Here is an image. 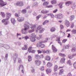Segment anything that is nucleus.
<instances>
[{"label":"nucleus","instance_id":"obj_1","mask_svg":"<svg viewBox=\"0 0 76 76\" xmlns=\"http://www.w3.org/2000/svg\"><path fill=\"white\" fill-rule=\"evenodd\" d=\"M29 24V23L27 22H25V24L24 26V29H23L22 31L23 34H27L26 32V30H27L28 29H29V26H27V25Z\"/></svg>","mask_w":76,"mask_h":76},{"label":"nucleus","instance_id":"obj_2","mask_svg":"<svg viewBox=\"0 0 76 76\" xmlns=\"http://www.w3.org/2000/svg\"><path fill=\"white\" fill-rule=\"evenodd\" d=\"M42 26H39L36 29V32H37L38 31H39V33H42V32H43V31H44L45 29L42 28Z\"/></svg>","mask_w":76,"mask_h":76},{"label":"nucleus","instance_id":"obj_3","mask_svg":"<svg viewBox=\"0 0 76 76\" xmlns=\"http://www.w3.org/2000/svg\"><path fill=\"white\" fill-rule=\"evenodd\" d=\"M15 6H19L20 7H22L24 6V4H23V2L22 1H18L16 3L14 4Z\"/></svg>","mask_w":76,"mask_h":76},{"label":"nucleus","instance_id":"obj_4","mask_svg":"<svg viewBox=\"0 0 76 76\" xmlns=\"http://www.w3.org/2000/svg\"><path fill=\"white\" fill-rule=\"evenodd\" d=\"M31 37L30 39L32 42H35L36 41V38H37V36L35 35L34 34H32L31 35Z\"/></svg>","mask_w":76,"mask_h":76},{"label":"nucleus","instance_id":"obj_5","mask_svg":"<svg viewBox=\"0 0 76 76\" xmlns=\"http://www.w3.org/2000/svg\"><path fill=\"white\" fill-rule=\"evenodd\" d=\"M64 15L60 13L58 15H56L55 16V17L57 19H61L63 18Z\"/></svg>","mask_w":76,"mask_h":76},{"label":"nucleus","instance_id":"obj_6","mask_svg":"<svg viewBox=\"0 0 76 76\" xmlns=\"http://www.w3.org/2000/svg\"><path fill=\"white\" fill-rule=\"evenodd\" d=\"M32 47H30L28 49V51L29 53H35L36 51L35 50H32Z\"/></svg>","mask_w":76,"mask_h":76},{"label":"nucleus","instance_id":"obj_7","mask_svg":"<svg viewBox=\"0 0 76 76\" xmlns=\"http://www.w3.org/2000/svg\"><path fill=\"white\" fill-rule=\"evenodd\" d=\"M7 4L6 2H4L2 0H0V6L1 7H3L4 6H6Z\"/></svg>","mask_w":76,"mask_h":76},{"label":"nucleus","instance_id":"obj_8","mask_svg":"<svg viewBox=\"0 0 76 76\" xmlns=\"http://www.w3.org/2000/svg\"><path fill=\"white\" fill-rule=\"evenodd\" d=\"M34 63L37 66H40L41 64V61L39 60H36L34 61Z\"/></svg>","mask_w":76,"mask_h":76},{"label":"nucleus","instance_id":"obj_9","mask_svg":"<svg viewBox=\"0 0 76 76\" xmlns=\"http://www.w3.org/2000/svg\"><path fill=\"white\" fill-rule=\"evenodd\" d=\"M28 25H29L30 27L32 29H34L36 28V25L35 24L32 25V24H29H29H27V26Z\"/></svg>","mask_w":76,"mask_h":76},{"label":"nucleus","instance_id":"obj_10","mask_svg":"<svg viewBox=\"0 0 76 76\" xmlns=\"http://www.w3.org/2000/svg\"><path fill=\"white\" fill-rule=\"evenodd\" d=\"M52 49L54 53H56L57 51V48L53 45L52 46Z\"/></svg>","mask_w":76,"mask_h":76},{"label":"nucleus","instance_id":"obj_11","mask_svg":"<svg viewBox=\"0 0 76 76\" xmlns=\"http://www.w3.org/2000/svg\"><path fill=\"white\" fill-rule=\"evenodd\" d=\"M6 20H9L10 18V17L11 16V14L9 12H7L6 13Z\"/></svg>","mask_w":76,"mask_h":76},{"label":"nucleus","instance_id":"obj_12","mask_svg":"<svg viewBox=\"0 0 76 76\" xmlns=\"http://www.w3.org/2000/svg\"><path fill=\"white\" fill-rule=\"evenodd\" d=\"M65 25L67 27H69L70 26V23L69 21L67 20H65Z\"/></svg>","mask_w":76,"mask_h":76},{"label":"nucleus","instance_id":"obj_13","mask_svg":"<svg viewBox=\"0 0 76 76\" xmlns=\"http://www.w3.org/2000/svg\"><path fill=\"white\" fill-rule=\"evenodd\" d=\"M24 19H25V18L23 17L19 18L17 19V20L19 22H22L24 20Z\"/></svg>","mask_w":76,"mask_h":76},{"label":"nucleus","instance_id":"obj_14","mask_svg":"<svg viewBox=\"0 0 76 76\" xmlns=\"http://www.w3.org/2000/svg\"><path fill=\"white\" fill-rule=\"evenodd\" d=\"M45 60L47 61H50L51 60V57L49 56H46L45 57Z\"/></svg>","mask_w":76,"mask_h":76},{"label":"nucleus","instance_id":"obj_15","mask_svg":"<svg viewBox=\"0 0 76 76\" xmlns=\"http://www.w3.org/2000/svg\"><path fill=\"white\" fill-rule=\"evenodd\" d=\"M64 70L63 69H61L60 70L59 72V75H61L62 74H63L64 72Z\"/></svg>","mask_w":76,"mask_h":76},{"label":"nucleus","instance_id":"obj_16","mask_svg":"<svg viewBox=\"0 0 76 76\" xmlns=\"http://www.w3.org/2000/svg\"><path fill=\"white\" fill-rule=\"evenodd\" d=\"M47 66L48 67H51L53 66V64L50 62L48 63Z\"/></svg>","mask_w":76,"mask_h":76},{"label":"nucleus","instance_id":"obj_17","mask_svg":"<svg viewBox=\"0 0 76 76\" xmlns=\"http://www.w3.org/2000/svg\"><path fill=\"white\" fill-rule=\"evenodd\" d=\"M34 58L37 60H39L40 59V56L38 54H36L34 56Z\"/></svg>","mask_w":76,"mask_h":76},{"label":"nucleus","instance_id":"obj_18","mask_svg":"<svg viewBox=\"0 0 76 76\" xmlns=\"http://www.w3.org/2000/svg\"><path fill=\"white\" fill-rule=\"evenodd\" d=\"M42 43V42H38L37 44V47H40Z\"/></svg>","mask_w":76,"mask_h":76},{"label":"nucleus","instance_id":"obj_19","mask_svg":"<svg viewBox=\"0 0 76 76\" xmlns=\"http://www.w3.org/2000/svg\"><path fill=\"white\" fill-rule=\"evenodd\" d=\"M58 67V65H55L54 67V72H56V71H57Z\"/></svg>","mask_w":76,"mask_h":76},{"label":"nucleus","instance_id":"obj_20","mask_svg":"<svg viewBox=\"0 0 76 76\" xmlns=\"http://www.w3.org/2000/svg\"><path fill=\"white\" fill-rule=\"evenodd\" d=\"M49 12V11H45L44 10H43L41 11V13H43V14H46L47 13H48Z\"/></svg>","mask_w":76,"mask_h":76},{"label":"nucleus","instance_id":"obj_21","mask_svg":"<svg viewBox=\"0 0 76 76\" xmlns=\"http://www.w3.org/2000/svg\"><path fill=\"white\" fill-rule=\"evenodd\" d=\"M65 60H66V59L64 58H62L60 61V62L61 63L63 64L64 63Z\"/></svg>","mask_w":76,"mask_h":76},{"label":"nucleus","instance_id":"obj_22","mask_svg":"<svg viewBox=\"0 0 76 76\" xmlns=\"http://www.w3.org/2000/svg\"><path fill=\"white\" fill-rule=\"evenodd\" d=\"M28 49V46L26 45H24V47L22 48V49L23 50H26Z\"/></svg>","mask_w":76,"mask_h":76},{"label":"nucleus","instance_id":"obj_23","mask_svg":"<svg viewBox=\"0 0 76 76\" xmlns=\"http://www.w3.org/2000/svg\"><path fill=\"white\" fill-rule=\"evenodd\" d=\"M56 29L54 27H52L50 29V31L52 32H55L56 31Z\"/></svg>","mask_w":76,"mask_h":76},{"label":"nucleus","instance_id":"obj_24","mask_svg":"<svg viewBox=\"0 0 76 76\" xmlns=\"http://www.w3.org/2000/svg\"><path fill=\"white\" fill-rule=\"evenodd\" d=\"M51 3L52 4H55L57 3V1L56 0H53L51 1Z\"/></svg>","mask_w":76,"mask_h":76},{"label":"nucleus","instance_id":"obj_25","mask_svg":"<svg viewBox=\"0 0 76 76\" xmlns=\"http://www.w3.org/2000/svg\"><path fill=\"white\" fill-rule=\"evenodd\" d=\"M59 55L60 56H61V57H65L66 56V55L61 53H59Z\"/></svg>","mask_w":76,"mask_h":76},{"label":"nucleus","instance_id":"obj_26","mask_svg":"<svg viewBox=\"0 0 76 76\" xmlns=\"http://www.w3.org/2000/svg\"><path fill=\"white\" fill-rule=\"evenodd\" d=\"M49 4V2L47 1H45L43 3V6H48Z\"/></svg>","mask_w":76,"mask_h":76},{"label":"nucleus","instance_id":"obj_27","mask_svg":"<svg viewBox=\"0 0 76 76\" xmlns=\"http://www.w3.org/2000/svg\"><path fill=\"white\" fill-rule=\"evenodd\" d=\"M1 15L2 16L3 18H5V14H4V12H1L0 13Z\"/></svg>","mask_w":76,"mask_h":76},{"label":"nucleus","instance_id":"obj_28","mask_svg":"<svg viewBox=\"0 0 76 76\" xmlns=\"http://www.w3.org/2000/svg\"><path fill=\"white\" fill-rule=\"evenodd\" d=\"M46 71V72H47V73H51V69L50 68H48L47 69Z\"/></svg>","mask_w":76,"mask_h":76},{"label":"nucleus","instance_id":"obj_29","mask_svg":"<svg viewBox=\"0 0 76 76\" xmlns=\"http://www.w3.org/2000/svg\"><path fill=\"white\" fill-rule=\"evenodd\" d=\"M39 37H38L37 36H36V38L37 39H38V40H39V39H40L42 38V35H39Z\"/></svg>","mask_w":76,"mask_h":76},{"label":"nucleus","instance_id":"obj_30","mask_svg":"<svg viewBox=\"0 0 76 76\" xmlns=\"http://www.w3.org/2000/svg\"><path fill=\"white\" fill-rule=\"evenodd\" d=\"M74 18H75V17L74 16V15H71L69 19V20H70V21H72L74 19Z\"/></svg>","mask_w":76,"mask_h":76},{"label":"nucleus","instance_id":"obj_31","mask_svg":"<svg viewBox=\"0 0 76 76\" xmlns=\"http://www.w3.org/2000/svg\"><path fill=\"white\" fill-rule=\"evenodd\" d=\"M11 21L12 23L13 24H15V23L16 22V21H15V19L14 18L11 19Z\"/></svg>","mask_w":76,"mask_h":76},{"label":"nucleus","instance_id":"obj_32","mask_svg":"<svg viewBox=\"0 0 76 76\" xmlns=\"http://www.w3.org/2000/svg\"><path fill=\"white\" fill-rule=\"evenodd\" d=\"M71 32L73 34H76V30H75V29H74L72 30L71 31Z\"/></svg>","mask_w":76,"mask_h":76},{"label":"nucleus","instance_id":"obj_33","mask_svg":"<svg viewBox=\"0 0 76 76\" xmlns=\"http://www.w3.org/2000/svg\"><path fill=\"white\" fill-rule=\"evenodd\" d=\"M40 70H41V71H44V66H41L40 68Z\"/></svg>","mask_w":76,"mask_h":76},{"label":"nucleus","instance_id":"obj_34","mask_svg":"<svg viewBox=\"0 0 76 76\" xmlns=\"http://www.w3.org/2000/svg\"><path fill=\"white\" fill-rule=\"evenodd\" d=\"M28 61H31L32 60V57L31 56H28Z\"/></svg>","mask_w":76,"mask_h":76},{"label":"nucleus","instance_id":"obj_35","mask_svg":"<svg viewBox=\"0 0 76 76\" xmlns=\"http://www.w3.org/2000/svg\"><path fill=\"white\" fill-rule=\"evenodd\" d=\"M40 47H41V48H44V47H45V45L42 43Z\"/></svg>","mask_w":76,"mask_h":76},{"label":"nucleus","instance_id":"obj_36","mask_svg":"<svg viewBox=\"0 0 76 76\" xmlns=\"http://www.w3.org/2000/svg\"><path fill=\"white\" fill-rule=\"evenodd\" d=\"M22 12L23 14L26 13V9L23 10L22 11Z\"/></svg>","mask_w":76,"mask_h":76},{"label":"nucleus","instance_id":"obj_37","mask_svg":"<svg viewBox=\"0 0 76 76\" xmlns=\"http://www.w3.org/2000/svg\"><path fill=\"white\" fill-rule=\"evenodd\" d=\"M76 51V49L75 48H73L72 50H71V51L72 52H73V53L75 52Z\"/></svg>","mask_w":76,"mask_h":76},{"label":"nucleus","instance_id":"obj_38","mask_svg":"<svg viewBox=\"0 0 76 76\" xmlns=\"http://www.w3.org/2000/svg\"><path fill=\"white\" fill-rule=\"evenodd\" d=\"M40 57V59H41V58L42 59L43 58H44V55L43 54H41L40 55H39Z\"/></svg>","mask_w":76,"mask_h":76},{"label":"nucleus","instance_id":"obj_39","mask_svg":"<svg viewBox=\"0 0 76 76\" xmlns=\"http://www.w3.org/2000/svg\"><path fill=\"white\" fill-rule=\"evenodd\" d=\"M41 15H39L38 16H37V17H36V19L37 20H38V19H39V18H40V17H41Z\"/></svg>","mask_w":76,"mask_h":76},{"label":"nucleus","instance_id":"obj_40","mask_svg":"<svg viewBox=\"0 0 76 76\" xmlns=\"http://www.w3.org/2000/svg\"><path fill=\"white\" fill-rule=\"evenodd\" d=\"M67 63L69 65H71L72 64V63H71V61L70 60H68L67 61Z\"/></svg>","mask_w":76,"mask_h":76},{"label":"nucleus","instance_id":"obj_41","mask_svg":"<svg viewBox=\"0 0 76 76\" xmlns=\"http://www.w3.org/2000/svg\"><path fill=\"white\" fill-rule=\"evenodd\" d=\"M73 65L74 68L76 69V61L74 63Z\"/></svg>","mask_w":76,"mask_h":76},{"label":"nucleus","instance_id":"obj_42","mask_svg":"<svg viewBox=\"0 0 76 76\" xmlns=\"http://www.w3.org/2000/svg\"><path fill=\"white\" fill-rule=\"evenodd\" d=\"M14 57L15 58V59L18 58V54L16 53H15V55L14 56Z\"/></svg>","mask_w":76,"mask_h":76},{"label":"nucleus","instance_id":"obj_43","mask_svg":"<svg viewBox=\"0 0 76 76\" xmlns=\"http://www.w3.org/2000/svg\"><path fill=\"white\" fill-rule=\"evenodd\" d=\"M68 58H69L70 59H72V58H73V56H70V55H69L68 56Z\"/></svg>","mask_w":76,"mask_h":76},{"label":"nucleus","instance_id":"obj_44","mask_svg":"<svg viewBox=\"0 0 76 76\" xmlns=\"http://www.w3.org/2000/svg\"><path fill=\"white\" fill-rule=\"evenodd\" d=\"M48 15H50L51 18H53L54 17V15L53 14H49Z\"/></svg>","mask_w":76,"mask_h":76},{"label":"nucleus","instance_id":"obj_45","mask_svg":"<svg viewBox=\"0 0 76 76\" xmlns=\"http://www.w3.org/2000/svg\"><path fill=\"white\" fill-rule=\"evenodd\" d=\"M67 41V39H64L62 40V43H65Z\"/></svg>","mask_w":76,"mask_h":76},{"label":"nucleus","instance_id":"obj_46","mask_svg":"<svg viewBox=\"0 0 76 76\" xmlns=\"http://www.w3.org/2000/svg\"><path fill=\"white\" fill-rule=\"evenodd\" d=\"M34 31H35V29H32V30H30L28 31V32L29 33H31V32H34Z\"/></svg>","mask_w":76,"mask_h":76},{"label":"nucleus","instance_id":"obj_47","mask_svg":"<svg viewBox=\"0 0 76 76\" xmlns=\"http://www.w3.org/2000/svg\"><path fill=\"white\" fill-rule=\"evenodd\" d=\"M15 16H16V17H19V16H20V15L18 14V13H15Z\"/></svg>","mask_w":76,"mask_h":76},{"label":"nucleus","instance_id":"obj_48","mask_svg":"<svg viewBox=\"0 0 76 76\" xmlns=\"http://www.w3.org/2000/svg\"><path fill=\"white\" fill-rule=\"evenodd\" d=\"M60 28L61 29H63V28H64V26L62 25H60Z\"/></svg>","mask_w":76,"mask_h":76},{"label":"nucleus","instance_id":"obj_49","mask_svg":"<svg viewBox=\"0 0 76 76\" xmlns=\"http://www.w3.org/2000/svg\"><path fill=\"white\" fill-rule=\"evenodd\" d=\"M38 54H41L42 53V51L40 50H39L37 51Z\"/></svg>","mask_w":76,"mask_h":76},{"label":"nucleus","instance_id":"obj_50","mask_svg":"<svg viewBox=\"0 0 76 76\" xmlns=\"http://www.w3.org/2000/svg\"><path fill=\"white\" fill-rule=\"evenodd\" d=\"M6 20V19H3L2 20V23H4V22H5L6 20Z\"/></svg>","mask_w":76,"mask_h":76},{"label":"nucleus","instance_id":"obj_51","mask_svg":"<svg viewBox=\"0 0 76 76\" xmlns=\"http://www.w3.org/2000/svg\"><path fill=\"white\" fill-rule=\"evenodd\" d=\"M58 11V10H57V9H56L53 11V13H56Z\"/></svg>","mask_w":76,"mask_h":76},{"label":"nucleus","instance_id":"obj_52","mask_svg":"<svg viewBox=\"0 0 76 76\" xmlns=\"http://www.w3.org/2000/svg\"><path fill=\"white\" fill-rule=\"evenodd\" d=\"M60 5H61V6H59L60 8L61 9V8H62V4H61V3H60L59 4V6H60Z\"/></svg>","mask_w":76,"mask_h":76},{"label":"nucleus","instance_id":"obj_53","mask_svg":"<svg viewBox=\"0 0 76 76\" xmlns=\"http://www.w3.org/2000/svg\"><path fill=\"white\" fill-rule=\"evenodd\" d=\"M71 2L70 1H68L67 2H66V4H71Z\"/></svg>","mask_w":76,"mask_h":76},{"label":"nucleus","instance_id":"obj_54","mask_svg":"<svg viewBox=\"0 0 76 76\" xmlns=\"http://www.w3.org/2000/svg\"><path fill=\"white\" fill-rule=\"evenodd\" d=\"M25 38L26 40H27L28 39H29V37L28 36H26L25 37Z\"/></svg>","mask_w":76,"mask_h":76},{"label":"nucleus","instance_id":"obj_55","mask_svg":"<svg viewBox=\"0 0 76 76\" xmlns=\"http://www.w3.org/2000/svg\"><path fill=\"white\" fill-rule=\"evenodd\" d=\"M18 61L19 63H21L22 62V60H21L20 58H19Z\"/></svg>","mask_w":76,"mask_h":76},{"label":"nucleus","instance_id":"obj_56","mask_svg":"<svg viewBox=\"0 0 76 76\" xmlns=\"http://www.w3.org/2000/svg\"><path fill=\"white\" fill-rule=\"evenodd\" d=\"M8 57V54H6L5 56V59H6V60H7V58Z\"/></svg>","mask_w":76,"mask_h":76},{"label":"nucleus","instance_id":"obj_57","mask_svg":"<svg viewBox=\"0 0 76 76\" xmlns=\"http://www.w3.org/2000/svg\"><path fill=\"white\" fill-rule=\"evenodd\" d=\"M7 24H8V21H6L4 23V25H7Z\"/></svg>","mask_w":76,"mask_h":76},{"label":"nucleus","instance_id":"obj_58","mask_svg":"<svg viewBox=\"0 0 76 76\" xmlns=\"http://www.w3.org/2000/svg\"><path fill=\"white\" fill-rule=\"evenodd\" d=\"M46 51V53H48L50 52V50H47Z\"/></svg>","mask_w":76,"mask_h":76},{"label":"nucleus","instance_id":"obj_59","mask_svg":"<svg viewBox=\"0 0 76 76\" xmlns=\"http://www.w3.org/2000/svg\"><path fill=\"white\" fill-rule=\"evenodd\" d=\"M20 68H22V69H23V65H20V69H20Z\"/></svg>","mask_w":76,"mask_h":76},{"label":"nucleus","instance_id":"obj_60","mask_svg":"<svg viewBox=\"0 0 76 76\" xmlns=\"http://www.w3.org/2000/svg\"><path fill=\"white\" fill-rule=\"evenodd\" d=\"M74 24H73V23H72L71 28H73V27H74Z\"/></svg>","mask_w":76,"mask_h":76},{"label":"nucleus","instance_id":"obj_61","mask_svg":"<svg viewBox=\"0 0 76 76\" xmlns=\"http://www.w3.org/2000/svg\"><path fill=\"white\" fill-rule=\"evenodd\" d=\"M46 7L48 8H50V7H53V6L52 5H50L48 7Z\"/></svg>","mask_w":76,"mask_h":76},{"label":"nucleus","instance_id":"obj_62","mask_svg":"<svg viewBox=\"0 0 76 76\" xmlns=\"http://www.w3.org/2000/svg\"><path fill=\"white\" fill-rule=\"evenodd\" d=\"M67 76H72V74L70 72H69Z\"/></svg>","mask_w":76,"mask_h":76},{"label":"nucleus","instance_id":"obj_63","mask_svg":"<svg viewBox=\"0 0 76 76\" xmlns=\"http://www.w3.org/2000/svg\"><path fill=\"white\" fill-rule=\"evenodd\" d=\"M63 68H64V66H60L59 67V69H63Z\"/></svg>","mask_w":76,"mask_h":76},{"label":"nucleus","instance_id":"obj_64","mask_svg":"<svg viewBox=\"0 0 76 76\" xmlns=\"http://www.w3.org/2000/svg\"><path fill=\"white\" fill-rule=\"evenodd\" d=\"M35 4V6H38V3H37V2H35L34 3Z\"/></svg>","mask_w":76,"mask_h":76}]
</instances>
